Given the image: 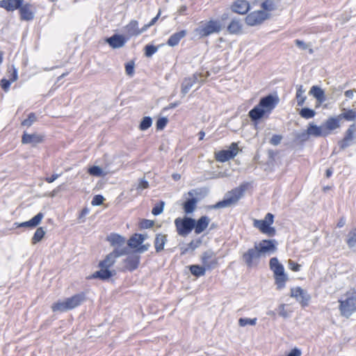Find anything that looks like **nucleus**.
Returning <instances> with one entry per match:
<instances>
[{"instance_id": "nucleus-55", "label": "nucleus", "mask_w": 356, "mask_h": 356, "mask_svg": "<svg viewBox=\"0 0 356 356\" xmlns=\"http://www.w3.org/2000/svg\"><path fill=\"white\" fill-rule=\"evenodd\" d=\"M154 222L152 220L143 219L140 222V227L141 229H149L154 226Z\"/></svg>"}, {"instance_id": "nucleus-7", "label": "nucleus", "mask_w": 356, "mask_h": 356, "mask_svg": "<svg viewBox=\"0 0 356 356\" xmlns=\"http://www.w3.org/2000/svg\"><path fill=\"white\" fill-rule=\"evenodd\" d=\"M127 255L120 263L119 266V270L121 272H133L136 270L140 263V256L138 254L132 252L126 254Z\"/></svg>"}, {"instance_id": "nucleus-57", "label": "nucleus", "mask_w": 356, "mask_h": 356, "mask_svg": "<svg viewBox=\"0 0 356 356\" xmlns=\"http://www.w3.org/2000/svg\"><path fill=\"white\" fill-rule=\"evenodd\" d=\"M149 247H150L149 243H146V244L142 243L136 248V250L134 252L136 254H138L143 253V252L147 251L148 249L149 248Z\"/></svg>"}, {"instance_id": "nucleus-42", "label": "nucleus", "mask_w": 356, "mask_h": 356, "mask_svg": "<svg viewBox=\"0 0 356 356\" xmlns=\"http://www.w3.org/2000/svg\"><path fill=\"white\" fill-rule=\"evenodd\" d=\"M152 124V119L149 116H145L142 118L140 124L139 129L141 131H145L148 129Z\"/></svg>"}, {"instance_id": "nucleus-61", "label": "nucleus", "mask_w": 356, "mask_h": 356, "mask_svg": "<svg viewBox=\"0 0 356 356\" xmlns=\"http://www.w3.org/2000/svg\"><path fill=\"white\" fill-rule=\"evenodd\" d=\"M10 74L8 75V80H10L12 83L15 81L17 79V70L15 67L13 68V71L9 72Z\"/></svg>"}, {"instance_id": "nucleus-60", "label": "nucleus", "mask_w": 356, "mask_h": 356, "mask_svg": "<svg viewBox=\"0 0 356 356\" xmlns=\"http://www.w3.org/2000/svg\"><path fill=\"white\" fill-rule=\"evenodd\" d=\"M149 187L148 181L145 179L142 178L139 179V182L137 186L138 190L146 189Z\"/></svg>"}, {"instance_id": "nucleus-1", "label": "nucleus", "mask_w": 356, "mask_h": 356, "mask_svg": "<svg viewBox=\"0 0 356 356\" xmlns=\"http://www.w3.org/2000/svg\"><path fill=\"white\" fill-rule=\"evenodd\" d=\"M277 250V241L274 239H264L254 243V247L243 252L241 259L245 266L252 268L258 266L260 259L270 255Z\"/></svg>"}, {"instance_id": "nucleus-47", "label": "nucleus", "mask_w": 356, "mask_h": 356, "mask_svg": "<svg viewBox=\"0 0 356 356\" xmlns=\"http://www.w3.org/2000/svg\"><path fill=\"white\" fill-rule=\"evenodd\" d=\"M165 206V202L161 200L159 203L156 204L152 210V213L154 216H159L163 213Z\"/></svg>"}, {"instance_id": "nucleus-44", "label": "nucleus", "mask_w": 356, "mask_h": 356, "mask_svg": "<svg viewBox=\"0 0 356 356\" xmlns=\"http://www.w3.org/2000/svg\"><path fill=\"white\" fill-rule=\"evenodd\" d=\"M340 120L342 118L348 121L354 120L356 118V111L353 109H349L338 115Z\"/></svg>"}, {"instance_id": "nucleus-34", "label": "nucleus", "mask_w": 356, "mask_h": 356, "mask_svg": "<svg viewBox=\"0 0 356 356\" xmlns=\"http://www.w3.org/2000/svg\"><path fill=\"white\" fill-rule=\"evenodd\" d=\"M296 89V98L297 99V105L298 106H302L307 99V97L304 95L305 90L303 88L302 85H297Z\"/></svg>"}, {"instance_id": "nucleus-9", "label": "nucleus", "mask_w": 356, "mask_h": 356, "mask_svg": "<svg viewBox=\"0 0 356 356\" xmlns=\"http://www.w3.org/2000/svg\"><path fill=\"white\" fill-rule=\"evenodd\" d=\"M175 225L178 234L184 237L188 236L194 228L193 218L188 216L176 218Z\"/></svg>"}, {"instance_id": "nucleus-24", "label": "nucleus", "mask_w": 356, "mask_h": 356, "mask_svg": "<svg viewBox=\"0 0 356 356\" xmlns=\"http://www.w3.org/2000/svg\"><path fill=\"white\" fill-rule=\"evenodd\" d=\"M85 300L86 295L83 292L76 293L73 296L65 299L67 305L68 306L70 310L79 306Z\"/></svg>"}, {"instance_id": "nucleus-46", "label": "nucleus", "mask_w": 356, "mask_h": 356, "mask_svg": "<svg viewBox=\"0 0 356 356\" xmlns=\"http://www.w3.org/2000/svg\"><path fill=\"white\" fill-rule=\"evenodd\" d=\"M159 49V47H156L152 44H147L144 47L145 56L146 57H152Z\"/></svg>"}, {"instance_id": "nucleus-23", "label": "nucleus", "mask_w": 356, "mask_h": 356, "mask_svg": "<svg viewBox=\"0 0 356 356\" xmlns=\"http://www.w3.org/2000/svg\"><path fill=\"white\" fill-rule=\"evenodd\" d=\"M106 241L115 248H124V245L125 244L126 238L118 234L111 233L107 236Z\"/></svg>"}, {"instance_id": "nucleus-35", "label": "nucleus", "mask_w": 356, "mask_h": 356, "mask_svg": "<svg viewBox=\"0 0 356 356\" xmlns=\"http://www.w3.org/2000/svg\"><path fill=\"white\" fill-rule=\"evenodd\" d=\"M45 234L46 232L42 227H38L31 238V243L33 245H35L40 242L44 238Z\"/></svg>"}, {"instance_id": "nucleus-63", "label": "nucleus", "mask_w": 356, "mask_h": 356, "mask_svg": "<svg viewBox=\"0 0 356 356\" xmlns=\"http://www.w3.org/2000/svg\"><path fill=\"white\" fill-rule=\"evenodd\" d=\"M301 350L298 348H294L285 356H300Z\"/></svg>"}, {"instance_id": "nucleus-43", "label": "nucleus", "mask_w": 356, "mask_h": 356, "mask_svg": "<svg viewBox=\"0 0 356 356\" xmlns=\"http://www.w3.org/2000/svg\"><path fill=\"white\" fill-rule=\"evenodd\" d=\"M194 86V81L186 78L181 84V93L183 96L186 95L190 89Z\"/></svg>"}, {"instance_id": "nucleus-37", "label": "nucleus", "mask_w": 356, "mask_h": 356, "mask_svg": "<svg viewBox=\"0 0 356 356\" xmlns=\"http://www.w3.org/2000/svg\"><path fill=\"white\" fill-rule=\"evenodd\" d=\"M88 172L90 175L100 177L106 175L103 169L98 165H92L88 169Z\"/></svg>"}, {"instance_id": "nucleus-41", "label": "nucleus", "mask_w": 356, "mask_h": 356, "mask_svg": "<svg viewBox=\"0 0 356 356\" xmlns=\"http://www.w3.org/2000/svg\"><path fill=\"white\" fill-rule=\"evenodd\" d=\"M299 115L305 119H311L314 118L316 115V111L308 107H304L301 108V110L299 112Z\"/></svg>"}, {"instance_id": "nucleus-32", "label": "nucleus", "mask_w": 356, "mask_h": 356, "mask_svg": "<svg viewBox=\"0 0 356 356\" xmlns=\"http://www.w3.org/2000/svg\"><path fill=\"white\" fill-rule=\"evenodd\" d=\"M143 234H134L128 240L127 245L131 248H137L143 243Z\"/></svg>"}, {"instance_id": "nucleus-17", "label": "nucleus", "mask_w": 356, "mask_h": 356, "mask_svg": "<svg viewBox=\"0 0 356 356\" xmlns=\"http://www.w3.org/2000/svg\"><path fill=\"white\" fill-rule=\"evenodd\" d=\"M231 9L235 13L245 15L250 10V5L246 0H236L232 4Z\"/></svg>"}, {"instance_id": "nucleus-56", "label": "nucleus", "mask_w": 356, "mask_h": 356, "mask_svg": "<svg viewBox=\"0 0 356 356\" xmlns=\"http://www.w3.org/2000/svg\"><path fill=\"white\" fill-rule=\"evenodd\" d=\"M11 83L10 80L3 78L0 81V86L5 92H7L10 89Z\"/></svg>"}, {"instance_id": "nucleus-11", "label": "nucleus", "mask_w": 356, "mask_h": 356, "mask_svg": "<svg viewBox=\"0 0 356 356\" xmlns=\"http://www.w3.org/2000/svg\"><path fill=\"white\" fill-rule=\"evenodd\" d=\"M280 102L277 94H268L259 99L258 104L267 114H270Z\"/></svg>"}, {"instance_id": "nucleus-21", "label": "nucleus", "mask_w": 356, "mask_h": 356, "mask_svg": "<svg viewBox=\"0 0 356 356\" xmlns=\"http://www.w3.org/2000/svg\"><path fill=\"white\" fill-rule=\"evenodd\" d=\"M194 225V231L196 234H200L203 232L208 227L210 222V218L207 216H202L199 219L195 220L193 218Z\"/></svg>"}, {"instance_id": "nucleus-12", "label": "nucleus", "mask_w": 356, "mask_h": 356, "mask_svg": "<svg viewBox=\"0 0 356 356\" xmlns=\"http://www.w3.org/2000/svg\"><path fill=\"white\" fill-rule=\"evenodd\" d=\"M238 147L237 143H232L227 149H222L216 153V161L225 163L233 158L238 154Z\"/></svg>"}, {"instance_id": "nucleus-18", "label": "nucleus", "mask_w": 356, "mask_h": 356, "mask_svg": "<svg viewBox=\"0 0 356 356\" xmlns=\"http://www.w3.org/2000/svg\"><path fill=\"white\" fill-rule=\"evenodd\" d=\"M355 131L356 125L355 124H351L348 127L345 133L344 138L338 143L341 149H345L351 145L350 142L353 140Z\"/></svg>"}, {"instance_id": "nucleus-40", "label": "nucleus", "mask_w": 356, "mask_h": 356, "mask_svg": "<svg viewBox=\"0 0 356 356\" xmlns=\"http://www.w3.org/2000/svg\"><path fill=\"white\" fill-rule=\"evenodd\" d=\"M202 243L201 238H197L195 241L193 240L191 241L186 248L183 249L181 252V254H185L189 252V250L193 251L196 248H197Z\"/></svg>"}, {"instance_id": "nucleus-53", "label": "nucleus", "mask_w": 356, "mask_h": 356, "mask_svg": "<svg viewBox=\"0 0 356 356\" xmlns=\"http://www.w3.org/2000/svg\"><path fill=\"white\" fill-rule=\"evenodd\" d=\"M134 68L135 63L134 60L125 63V72L128 76H132L134 74Z\"/></svg>"}, {"instance_id": "nucleus-64", "label": "nucleus", "mask_w": 356, "mask_h": 356, "mask_svg": "<svg viewBox=\"0 0 356 356\" xmlns=\"http://www.w3.org/2000/svg\"><path fill=\"white\" fill-rule=\"evenodd\" d=\"M295 44H296L297 47H298L299 48H300L303 50L307 49L308 47L307 44L302 40H296Z\"/></svg>"}, {"instance_id": "nucleus-14", "label": "nucleus", "mask_w": 356, "mask_h": 356, "mask_svg": "<svg viewBox=\"0 0 356 356\" xmlns=\"http://www.w3.org/2000/svg\"><path fill=\"white\" fill-rule=\"evenodd\" d=\"M201 261L203 266L207 270H211L216 268L218 261L215 257V253L211 250L204 252L201 257Z\"/></svg>"}, {"instance_id": "nucleus-39", "label": "nucleus", "mask_w": 356, "mask_h": 356, "mask_svg": "<svg viewBox=\"0 0 356 356\" xmlns=\"http://www.w3.org/2000/svg\"><path fill=\"white\" fill-rule=\"evenodd\" d=\"M346 244L349 248H353L356 246V228L348 232Z\"/></svg>"}, {"instance_id": "nucleus-59", "label": "nucleus", "mask_w": 356, "mask_h": 356, "mask_svg": "<svg viewBox=\"0 0 356 356\" xmlns=\"http://www.w3.org/2000/svg\"><path fill=\"white\" fill-rule=\"evenodd\" d=\"M289 268L294 272H298L300 270V265L294 261L289 259Z\"/></svg>"}, {"instance_id": "nucleus-5", "label": "nucleus", "mask_w": 356, "mask_h": 356, "mask_svg": "<svg viewBox=\"0 0 356 356\" xmlns=\"http://www.w3.org/2000/svg\"><path fill=\"white\" fill-rule=\"evenodd\" d=\"M222 29V24L220 20L210 19L200 24L195 29L194 32L200 38H203L214 33H219Z\"/></svg>"}, {"instance_id": "nucleus-8", "label": "nucleus", "mask_w": 356, "mask_h": 356, "mask_svg": "<svg viewBox=\"0 0 356 356\" xmlns=\"http://www.w3.org/2000/svg\"><path fill=\"white\" fill-rule=\"evenodd\" d=\"M270 17V14L269 13L260 10H254L246 15L245 22L248 26H256L262 24Z\"/></svg>"}, {"instance_id": "nucleus-20", "label": "nucleus", "mask_w": 356, "mask_h": 356, "mask_svg": "<svg viewBox=\"0 0 356 356\" xmlns=\"http://www.w3.org/2000/svg\"><path fill=\"white\" fill-rule=\"evenodd\" d=\"M44 218V213L39 212L29 220L23 222H15L16 227H28L31 229L35 228L42 221Z\"/></svg>"}, {"instance_id": "nucleus-16", "label": "nucleus", "mask_w": 356, "mask_h": 356, "mask_svg": "<svg viewBox=\"0 0 356 356\" xmlns=\"http://www.w3.org/2000/svg\"><path fill=\"white\" fill-rule=\"evenodd\" d=\"M100 270L95 271L88 279H99L100 280H108L111 277L116 275L115 270H110L108 267H99Z\"/></svg>"}, {"instance_id": "nucleus-58", "label": "nucleus", "mask_w": 356, "mask_h": 356, "mask_svg": "<svg viewBox=\"0 0 356 356\" xmlns=\"http://www.w3.org/2000/svg\"><path fill=\"white\" fill-rule=\"evenodd\" d=\"M282 140V136L281 135L275 134L272 136V138L270 139V143L273 145H278L280 144L281 141Z\"/></svg>"}, {"instance_id": "nucleus-36", "label": "nucleus", "mask_w": 356, "mask_h": 356, "mask_svg": "<svg viewBox=\"0 0 356 356\" xmlns=\"http://www.w3.org/2000/svg\"><path fill=\"white\" fill-rule=\"evenodd\" d=\"M51 309L54 312H65L70 310L65 300L63 301H58L54 303L51 306Z\"/></svg>"}, {"instance_id": "nucleus-27", "label": "nucleus", "mask_w": 356, "mask_h": 356, "mask_svg": "<svg viewBox=\"0 0 356 356\" xmlns=\"http://www.w3.org/2000/svg\"><path fill=\"white\" fill-rule=\"evenodd\" d=\"M227 31L229 34L238 35L242 33V24L241 20L237 18L232 19L227 27Z\"/></svg>"}, {"instance_id": "nucleus-4", "label": "nucleus", "mask_w": 356, "mask_h": 356, "mask_svg": "<svg viewBox=\"0 0 356 356\" xmlns=\"http://www.w3.org/2000/svg\"><path fill=\"white\" fill-rule=\"evenodd\" d=\"M270 270L273 272L275 282L277 289L281 290L285 287L288 277L284 272V266L279 262L277 257H272L269 261Z\"/></svg>"}, {"instance_id": "nucleus-19", "label": "nucleus", "mask_w": 356, "mask_h": 356, "mask_svg": "<svg viewBox=\"0 0 356 356\" xmlns=\"http://www.w3.org/2000/svg\"><path fill=\"white\" fill-rule=\"evenodd\" d=\"M44 136L36 133L34 134H28L24 131L22 136V143L23 144H30L32 146H35L36 145L42 143L43 141Z\"/></svg>"}, {"instance_id": "nucleus-26", "label": "nucleus", "mask_w": 356, "mask_h": 356, "mask_svg": "<svg viewBox=\"0 0 356 356\" xmlns=\"http://www.w3.org/2000/svg\"><path fill=\"white\" fill-rule=\"evenodd\" d=\"M310 95H312L318 104H322L326 100L324 90L318 86H313L309 92Z\"/></svg>"}, {"instance_id": "nucleus-2", "label": "nucleus", "mask_w": 356, "mask_h": 356, "mask_svg": "<svg viewBox=\"0 0 356 356\" xmlns=\"http://www.w3.org/2000/svg\"><path fill=\"white\" fill-rule=\"evenodd\" d=\"M248 185L249 184L248 182H245L241 184L239 186L227 192L222 200L218 201L215 204L207 206V209L209 210L218 209L235 205L244 195L245 191L248 188Z\"/></svg>"}, {"instance_id": "nucleus-30", "label": "nucleus", "mask_w": 356, "mask_h": 356, "mask_svg": "<svg viewBox=\"0 0 356 356\" xmlns=\"http://www.w3.org/2000/svg\"><path fill=\"white\" fill-rule=\"evenodd\" d=\"M186 34L187 32L186 30H181L172 34L167 41V44L170 47L177 46L179 43L180 40L186 35Z\"/></svg>"}, {"instance_id": "nucleus-25", "label": "nucleus", "mask_w": 356, "mask_h": 356, "mask_svg": "<svg viewBox=\"0 0 356 356\" xmlns=\"http://www.w3.org/2000/svg\"><path fill=\"white\" fill-rule=\"evenodd\" d=\"M307 130L309 136L316 138L329 135V131L324 130L323 125L317 126L314 122L309 123Z\"/></svg>"}, {"instance_id": "nucleus-45", "label": "nucleus", "mask_w": 356, "mask_h": 356, "mask_svg": "<svg viewBox=\"0 0 356 356\" xmlns=\"http://www.w3.org/2000/svg\"><path fill=\"white\" fill-rule=\"evenodd\" d=\"M261 10L265 12H271L275 10V4L273 0H265L261 3Z\"/></svg>"}, {"instance_id": "nucleus-54", "label": "nucleus", "mask_w": 356, "mask_h": 356, "mask_svg": "<svg viewBox=\"0 0 356 356\" xmlns=\"http://www.w3.org/2000/svg\"><path fill=\"white\" fill-rule=\"evenodd\" d=\"M104 197L102 195H95L91 202L92 206H100L104 201Z\"/></svg>"}, {"instance_id": "nucleus-49", "label": "nucleus", "mask_w": 356, "mask_h": 356, "mask_svg": "<svg viewBox=\"0 0 356 356\" xmlns=\"http://www.w3.org/2000/svg\"><path fill=\"white\" fill-rule=\"evenodd\" d=\"M36 121V115L34 113H30L28 118L22 122V125L30 127Z\"/></svg>"}, {"instance_id": "nucleus-33", "label": "nucleus", "mask_w": 356, "mask_h": 356, "mask_svg": "<svg viewBox=\"0 0 356 356\" xmlns=\"http://www.w3.org/2000/svg\"><path fill=\"white\" fill-rule=\"evenodd\" d=\"M188 268L191 273L196 277L204 276L205 275L206 270H207L203 266H200L198 264L190 265L188 266Z\"/></svg>"}, {"instance_id": "nucleus-22", "label": "nucleus", "mask_w": 356, "mask_h": 356, "mask_svg": "<svg viewBox=\"0 0 356 356\" xmlns=\"http://www.w3.org/2000/svg\"><path fill=\"white\" fill-rule=\"evenodd\" d=\"M266 114H267L266 112L259 104H257L249 111L248 116L253 123L257 124Z\"/></svg>"}, {"instance_id": "nucleus-3", "label": "nucleus", "mask_w": 356, "mask_h": 356, "mask_svg": "<svg viewBox=\"0 0 356 356\" xmlns=\"http://www.w3.org/2000/svg\"><path fill=\"white\" fill-rule=\"evenodd\" d=\"M24 0H1L0 8L7 11L19 10L22 20L30 21L34 18V13L31 10L29 3L24 4Z\"/></svg>"}, {"instance_id": "nucleus-29", "label": "nucleus", "mask_w": 356, "mask_h": 356, "mask_svg": "<svg viewBox=\"0 0 356 356\" xmlns=\"http://www.w3.org/2000/svg\"><path fill=\"white\" fill-rule=\"evenodd\" d=\"M124 30L126 33L127 34V37L129 40L133 37L140 35L139 29H138V22L136 20H131L125 27Z\"/></svg>"}, {"instance_id": "nucleus-50", "label": "nucleus", "mask_w": 356, "mask_h": 356, "mask_svg": "<svg viewBox=\"0 0 356 356\" xmlns=\"http://www.w3.org/2000/svg\"><path fill=\"white\" fill-rule=\"evenodd\" d=\"M254 227L258 228L262 233H264L266 230L270 226V225L264 222L262 220H254Z\"/></svg>"}, {"instance_id": "nucleus-13", "label": "nucleus", "mask_w": 356, "mask_h": 356, "mask_svg": "<svg viewBox=\"0 0 356 356\" xmlns=\"http://www.w3.org/2000/svg\"><path fill=\"white\" fill-rule=\"evenodd\" d=\"M194 195H198V193L196 191V190L190 191L188 193L189 197L186 198V200L182 204V208L186 214L192 213L197 207L198 199L194 197Z\"/></svg>"}, {"instance_id": "nucleus-62", "label": "nucleus", "mask_w": 356, "mask_h": 356, "mask_svg": "<svg viewBox=\"0 0 356 356\" xmlns=\"http://www.w3.org/2000/svg\"><path fill=\"white\" fill-rule=\"evenodd\" d=\"M263 220L271 225L274 221V215L271 213H268Z\"/></svg>"}, {"instance_id": "nucleus-48", "label": "nucleus", "mask_w": 356, "mask_h": 356, "mask_svg": "<svg viewBox=\"0 0 356 356\" xmlns=\"http://www.w3.org/2000/svg\"><path fill=\"white\" fill-rule=\"evenodd\" d=\"M257 318H240L238 319V325L241 327H245L248 325H254L257 323Z\"/></svg>"}, {"instance_id": "nucleus-15", "label": "nucleus", "mask_w": 356, "mask_h": 356, "mask_svg": "<svg viewBox=\"0 0 356 356\" xmlns=\"http://www.w3.org/2000/svg\"><path fill=\"white\" fill-rule=\"evenodd\" d=\"M128 40L129 38L118 33H115L105 40L106 42L113 49L122 47Z\"/></svg>"}, {"instance_id": "nucleus-38", "label": "nucleus", "mask_w": 356, "mask_h": 356, "mask_svg": "<svg viewBox=\"0 0 356 356\" xmlns=\"http://www.w3.org/2000/svg\"><path fill=\"white\" fill-rule=\"evenodd\" d=\"M298 291L300 293L299 295H300V300L298 301L300 302V303L303 307L308 305L309 301L311 299L310 295L306 291L303 290L301 287H298Z\"/></svg>"}, {"instance_id": "nucleus-31", "label": "nucleus", "mask_w": 356, "mask_h": 356, "mask_svg": "<svg viewBox=\"0 0 356 356\" xmlns=\"http://www.w3.org/2000/svg\"><path fill=\"white\" fill-rule=\"evenodd\" d=\"M167 234H156L154 239V248L156 252H161L165 247V245L168 241Z\"/></svg>"}, {"instance_id": "nucleus-10", "label": "nucleus", "mask_w": 356, "mask_h": 356, "mask_svg": "<svg viewBox=\"0 0 356 356\" xmlns=\"http://www.w3.org/2000/svg\"><path fill=\"white\" fill-rule=\"evenodd\" d=\"M128 253L127 248H115L111 252L107 254L104 259L99 261V267H111L118 258Z\"/></svg>"}, {"instance_id": "nucleus-51", "label": "nucleus", "mask_w": 356, "mask_h": 356, "mask_svg": "<svg viewBox=\"0 0 356 356\" xmlns=\"http://www.w3.org/2000/svg\"><path fill=\"white\" fill-rule=\"evenodd\" d=\"M296 140L300 142L304 143L309 140V134H308L307 130H305L300 133H297L296 134Z\"/></svg>"}, {"instance_id": "nucleus-28", "label": "nucleus", "mask_w": 356, "mask_h": 356, "mask_svg": "<svg viewBox=\"0 0 356 356\" xmlns=\"http://www.w3.org/2000/svg\"><path fill=\"white\" fill-rule=\"evenodd\" d=\"M340 118L337 117L329 118L323 124L324 130L329 131V134L331 131H333L340 127Z\"/></svg>"}, {"instance_id": "nucleus-52", "label": "nucleus", "mask_w": 356, "mask_h": 356, "mask_svg": "<svg viewBox=\"0 0 356 356\" xmlns=\"http://www.w3.org/2000/svg\"><path fill=\"white\" fill-rule=\"evenodd\" d=\"M168 120L166 117L159 118L156 122V128L157 130H163L167 125Z\"/></svg>"}, {"instance_id": "nucleus-6", "label": "nucleus", "mask_w": 356, "mask_h": 356, "mask_svg": "<svg viewBox=\"0 0 356 356\" xmlns=\"http://www.w3.org/2000/svg\"><path fill=\"white\" fill-rule=\"evenodd\" d=\"M339 310L343 316L348 318L356 312V292L348 293L345 300H339Z\"/></svg>"}]
</instances>
